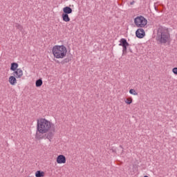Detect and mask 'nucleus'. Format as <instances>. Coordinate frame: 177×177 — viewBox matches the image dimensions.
<instances>
[{
  "label": "nucleus",
  "instance_id": "obj_1",
  "mask_svg": "<svg viewBox=\"0 0 177 177\" xmlns=\"http://www.w3.org/2000/svg\"><path fill=\"white\" fill-rule=\"evenodd\" d=\"M37 131L38 132H47V139L52 140L53 136H55V132L56 131V128L55 124L50 122L49 120L44 118L37 120Z\"/></svg>",
  "mask_w": 177,
  "mask_h": 177
},
{
  "label": "nucleus",
  "instance_id": "obj_2",
  "mask_svg": "<svg viewBox=\"0 0 177 177\" xmlns=\"http://www.w3.org/2000/svg\"><path fill=\"white\" fill-rule=\"evenodd\" d=\"M169 32L168 29L160 27L158 29L156 39L160 44H167V41H169Z\"/></svg>",
  "mask_w": 177,
  "mask_h": 177
},
{
  "label": "nucleus",
  "instance_id": "obj_3",
  "mask_svg": "<svg viewBox=\"0 0 177 177\" xmlns=\"http://www.w3.org/2000/svg\"><path fill=\"white\" fill-rule=\"evenodd\" d=\"M53 54L56 59H64L67 55V48L64 45L54 46L53 48Z\"/></svg>",
  "mask_w": 177,
  "mask_h": 177
},
{
  "label": "nucleus",
  "instance_id": "obj_4",
  "mask_svg": "<svg viewBox=\"0 0 177 177\" xmlns=\"http://www.w3.org/2000/svg\"><path fill=\"white\" fill-rule=\"evenodd\" d=\"M134 24L136 27L142 28L147 26V19H146L143 16L137 17L134 19Z\"/></svg>",
  "mask_w": 177,
  "mask_h": 177
},
{
  "label": "nucleus",
  "instance_id": "obj_5",
  "mask_svg": "<svg viewBox=\"0 0 177 177\" xmlns=\"http://www.w3.org/2000/svg\"><path fill=\"white\" fill-rule=\"evenodd\" d=\"M119 46H122V55H125L127 53L128 46H129V43L126 40V39L122 38L120 40Z\"/></svg>",
  "mask_w": 177,
  "mask_h": 177
},
{
  "label": "nucleus",
  "instance_id": "obj_6",
  "mask_svg": "<svg viewBox=\"0 0 177 177\" xmlns=\"http://www.w3.org/2000/svg\"><path fill=\"white\" fill-rule=\"evenodd\" d=\"M46 133V134H44ZM36 139H48V133L46 132L37 131L35 136Z\"/></svg>",
  "mask_w": 177,
  "mask_h": 177
},
{
  "label": "nucleus",
  "instance_id": "obj_7",
  "mask_svg": "<svg viewBox=\"0 0 177 177\" xmlns=\"http://www.w3.org/2000/svg\"><path fill=\"white\" fill-rule=\"evenodd\" d=\"M136 35L138 38H143L145 35V30L139 28L136 32Z\"/></svg>",
  "mask_w": 177,
  "mask_h": 177
},
{
  "label": "nucleus",
  "instance_id": "obj_8",
  "mask_svg": "<svg viewBox=\"0 0 177 177\" xmlns=\"http://www.w3.org/2000/svg\"><path fill=\"white\" fill-rule=\"evenodd\" d=\"M13 75L15 78H21V77H23V71L18 68L16 71H14Z\"/></svg>",
  "mask_w": 177,
  "mask_h": 177
},
{
  "label": "nucleus",
  "instance_id": "obj_9",
  "mask_svg": "<svg viewBox=\"0 0 177 177\" xmlns=\"http://www.w3.org/2000/svg\"><path fill=\"white\" fill-rule=\"evenodd\" d=\"M57 164H66V156L64 155H59L57 158Z\"/></svg>",
  "mask_w": 177,
  "mask_h": 177
},
{
  "label": "nucleus",
  "instance_id": "obj_10",
  "mask_svg": "<svg viewBox=\"0 0 177 177\" xmlns=\"http://www.w3.org/2000/svg\"><path fill=\"white\" fill-rule=\"evenodd\" d=\"M63 14L64 15H71V13H73V9L68 6H66L63 8Z\"/></svg>",
  "mask_w": 177,
  "mask_h": 177
},
{
  "label": "nucleus",
  "instance_id": "obj_11",
  "mask_svg": "<svg viewBox=\"0 0 177 177\" xmlns=\"http://www.w3.org/2000/svg\"><path fill=\"white\" fill-rule=\"evenodd\" d=\"M9 82L11 85H15L16 84H17V80H16V77L10 76L9 77Z\"/></svg>",
  "mask_w": 177,
  "mask_h": 177
},
{
  "label": "nucleus",
  "instance_id": "obj_12",
  "mask_svg": "<svg viewBox=\"0 0 177 177\" xmlns=\"http://www.w3.org/2000/svg\"><path fill=\"white\" fill-rule=\"evenodd\" d=\"M17 67H19V64L16 62L12 63L10 67L11 71H16L18 69Z\"/></svg>",
  "mask_w": 177,
  "mask_h": 177
},
{
  "label": "nucleus",
  "instance_id": "obj_13",
  "mask_svg": "<svg viewBox=\"0 0 177 177\" xmlns=\"http://www.w3.org/2000/svg\"><path fill=\"white\" fill-rule=\"evenodd\" d=\"M62 20L66 21V23H68L70 21V17H68V14H62Z\"/></svg>",
  "mask_w": 177,
  "mask_h": 177
},
{
  "label": "nucleus",
  "instance_id": "obj_14",
  "mask_svg": "<svg viewBox=\"0 0 177 177\" xmlns=\"http://www.w3.org/2000/svg\"><path fill=\"white\" fill-rule=\"evenodd\" d=\"M35 176L36 177H44V176H45V172H44L41 170L37 171L35 173Z\"/></svg>",
  "mask_w": 177,
  "mask_h": 177
},
{
  "label": "nucleus",
  "instance_id": "obj_15",
  "mask_svg": "<svg viewBox=\"0 0 177 177\" xmlns=\"http://www.w3.org/2000/svg\"><path fill=\"white\" fill-rule=\"evenodd\" d=\"M42 84H43L42 79H39L36 80L35 85L37 88H39V86H42Z\"/></svg>",
  "mask_w": 177,
  "mask_h": 177
},
{
  "label": "nucleus",
  "instance_id": "obj_16",
  "mask_svg": "<svg viewBox=\"0 0 177 177\" xmlns=\"http://www.w3.org/2000/svg\"><path fill=\"white\" fill-rule=\"evenodd\" d=\"M15 28H17V30H19V31H23V26L20 25V24L16 23L15 24Z\"/></svg>",
  "mask_w": 177,
  "mask_h": 177
},
{
  "label": "nucleus",
  "instance_id": "obj_17",
  "mask_svg": "<svg viewBox=\"0 0 177 177\" xmlns=\"http://www.w3.org/2000/svg\"><path fill=\"white\" fill-rule=\"evenodd\" d=\"M129 93H131V95H134L135 96L138 95V92L133 88L129 90Z\"/></svg>",
  "mask_w": 177,
  "mask_h": 177
},
{
  "label": "nucleus",
  "instance_id": "obj_18",
  "mask_svg": "<svg viewBox=\"0 0 177 177\" xmlns=\"http://www.w3.org/2000/svg\"><path fill=\"white\" fill-rule=\"evenodd\" d=\"M133 100L132 99V97H128L125 100V103H127V104H131L132 103Z\"/></svg>",
  "mask_w": 177,
  "mask_h": 177
},
{
  "label": "nucleus",
  "instance_id": "obj_19",
  "mask_svg": "<svg viewBox=\"0 0 177 177\" xmlns=\"http://www.w3.org/2000/svg\"><path fill=\"white\" fill-rule=\"evenodd\" d=\"M69 62H71V59H70V58H65V59H64V62H62V63H63V64H64V63H68Z\"/></svg>",
  "mask_w": 177,
  "mask_h": 177
},
{
  "label": "nucleus",
  "instance_id": "obj_20",
  "mask_svg": "<svg viewBox=\"0 0 177 177\" xmlns=\"http://www.w3.org/2000/svg\"><path fill=\"white\" fill-rule=\"evenodd\" d=\"M172 71H173L174 74H175V75H177V68H174L172 69Z\"/></svg>",
  "mask_w": 177,
  "mask_h": 177
},
{
  "label": "nucleus",
  "instance_id": "obj_21",
  "mask_svg": "<svg viewBox=\"0 0 177 177\" xmlns=\"http://www.w3.org/2000/svg\"><path fill=\"white\" fill-rule=\"evenodd\" d=\"M133 3H135V1H132L130 3V5H133Z\"/></svg>",
  "mask_w": 177,
  "mask_h": 177
},
{
  "label": "nucleus",
  "instance_id": "obj_22",
  "mask_svg": "<svg viewBox=\"0 0 177 177\" xmlns=\"http://www.w3.org/2000/svg\"><path fill=\"white\" fill-rule=\"evenodd\" d=\"M155 9H156V10H158L157 9V7H155Z\"/></svg>",
  "mask_w": 177,
  "mask_h": 177
},
{
  "label": "nucleus",
  "instance_id": "obj_23",
  "mask_svg": "<svg viewBox=\"0 0 177 177\" xmlns=\"http://www.w3.org/2000/svg\"><path fill=\"white\" fill-rule=\"evenodd\" d=\"M120 147H121V149H122V145H120Z\"/></svg>",
  "mask_w": 177,
  "mask_h": 177
}]
</instances>
